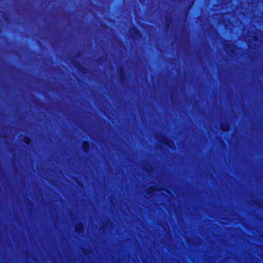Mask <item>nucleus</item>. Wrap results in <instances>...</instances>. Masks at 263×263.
I'll return each instance as SVG.
<instances>
[{
	"instance_id": "obj_1",
	"label": "nucleus",
	"mask_w": 263,
	"mask_h": 263,
	"mask_svg": "<svg viewBox=\"0 0 263 263\" xmlns=\"http://www.w3.org/2000/svg\"><path fill=\"white\" fill-rule=\"evenodd\" d=\"M89 148V144L86 142H84L83 144V149L85 151H87Z\"/></svg>"
},
{
	"instance_id": "obj_2",
	"label": "nucleus",
	"mask_w": 263,
	"mask_h": 263,
	"mask_svg": "<svg viewBox=\"0 0 263 263\" xmlns=\"http://www.w3.org/2000/svg\"><path fill=\"white\" fill-rule=\"evenodd\" d=\"M82 228H83V227H82V225L81 224H79L76 227V229L77 231H80V232L82 230Z\"/></svg>"
},
{
	"instance_id": "obj_3",
	"label": "nucleus",
	"mask_w": 263,
	"mask_h": 263,
	"mask_svg": "<svg viewBox=\"0 0 263 263\" xmlns=\"http://www.w3.org/2000/svg\"><path fill=\"white\" fill-rule=\"evenodd\" d=\"M24 140H25V142L27 143V144H29L30 143V140L27 138V137H26L25 139H24Z\"/></svg>"
},
{
	"instance_id": "obj_4",
	"label": "nucleus",
	"mask_w": 263,
	"mask_h": 263,
	"mask_svg": "<svg viewBox=\"0 0 263 263\" xmlns=\"http://www.w3.org/2000/svg\"><path fill=\"white\" fill-rule=\"evenodd\" d=\"M222 129L223 130H228V126H226V127H224V128L223 127H222Z\"/></svg>"
},
{
	"instance_id": "obj_5",
	"label": "nucleus",
	"mask_w": 263,
	"mask_h": 263,
	"mask_svg": "<svg viewBox=\"0 0 263 263\" xmlns=\"http://www.w3.org/2000/svg\"><path fill=\"white\" fill-rule=\"evenodd\" d=\"M135 32H136L137 34H139V32L137 31V30H135Z\"/></svg>"
},
{
	"instance_id": "obj_6",
	"label": "nucleus",
	"mask_w": 263,
	"mask_h": 263,
	"mask_svg": "<svg viewBox=\"0 0 263 263\" xmlns=\"http://www.w3.org/2000/svg\"><path fill=\"white\" fill-rule=\"evenodd\" d=\"M254 39L256 40V36H254Z\"/></svg>"
}]
</instances>
